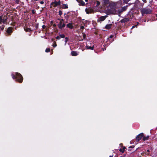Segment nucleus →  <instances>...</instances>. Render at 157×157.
<instances>
[{
  "label": "nucleus",
  "instance_id": "4468645a",
  "mask_svg": "<svg viewBox=\"0 0 157 157\" xmlns=\"http://www.w3.org/2000/svg\"><path fill=\"white\" fill-rule=\"evenodd\" d=\"M94 46H93L92 47L88 45H86V48L87 49H90L92 50H93L94 49Z\"/></svg>",
  "mask_w": 157,
  "mask_h": 157
},
{
  "label": "nucleus",
  "instance_id": "f03ea898",
  "mask_svg": "<svg viewBox=\"0 0 157 157\" xmlns=\"http://www.w3.org/2000/svg\"><path fill=\"white\" fill-rule=\"evenodd\" d=\"M106 13L108 15L115 14L116 13V10L115 8H111L108 9L106 11Z\"/></svg>",
  "mask_w": 157,
  "mask_h": 157
},
{
  "label": "nucleus",
  "instance_id": "b1692460",
  "mask_svg": "<svg viewBox=\"0 0 157 157\" xmlns=\"http://www.w3.org/2000/svg\"><path fill=\"white\" fill-rule=\"evenodd\" d=\"M100 4V2H99L97 1V6H98Z\"/></svg>",
  "mask_w": 157,
  "mask_h": 157
},
{
  "label": "nucleus",
  "instance_id": "c85d7f7f",
  "mask_svg": "<svg viewBox=\"0 0 157 157\" xmlns=\"http://www.w3.org/2000/svg\"><path fill=\"white\" fill-rule=\"evenodd\" d=\"M40 3L41 4H43L44 3V1H41L40 2Z\"/></svg>",
  "mask_w": 157,
  "mask_h": 157
},
{
  "label": "nucleus",
  "instance_id": "2f4dec72",
  "mask_svg": "<svg viewBox=\"0 0 157 157\" xmlns=\"http://www.w3.org/2000/svg\"><path fill=\"white\" fill-rule=\"evenodd\" d=\"M137 25H135V26H133L132 27V29H133V28H134L135 27H137Z\"/></svg>",
  "mask_w": 157,
  "mask_h": 157
},
{
  "label": "nucleus",
  "instance_id": "9b49d317",
  "mask_svg": "<svg viewBox=\"0 0 157 157\" xmlns=\"http://www.w3.org/2000/svg\"><path fill=\"white\" fill-rule=\"evenodd\" d=\"M12 32V28H9L7 31V32L8 34H10Z\"/></svg>",
  "mask_w": 157,
  "mask_h": 157
},
{
  "label": "nucleus",
  "instance_id": "0eeeda50",
  "mask_svg": "<svg viewBox=\"0 0 157 157\" xmlns=\"http://www.w3.org/2000/svg\"><path fill=\"white\" fill-rule=\"evenodd\" d=\"M107 17V16H101L99 18L98 20L100 21H103Z\"/></svg>",
  "mask_w": 157,
  "mask_h": 157
},
{
  "label": "nucleus",
  "instance_id": "1a4fd4ad",
  "mask_svg": "<svg viewBox=\"0 0 157 157\" xmlns=\"http://www.w3.org/2000/svg\"><path fill=\"white\" fill-rule=\"evenodd\" d=\"M6 19H3L1 16H0V24L2 23H3V24H5V22L6 21Z\"/></svg>",
  "mask_w": 157,
  "mask_h": 157
},
{
  "label": "nucleus",
  "instance_id": "4be33fe9",
  "mask_svg": "<svg viewBox=\"0 0 157 157\" xmlns=\"http://www.w3.org/2000/svg\"><path fill=\"white\" fill-rule=\"evenodd\" d=\"M50 48H47L45 50V52H50Z\"/></svg>",
  "mask_w": 157,
  "mask_h": 157
},
{
  "label": "nucleus",
  "instance_id": "412c9836",
  "mask_svg": "<svg viewBox=\"0 0 157 157\" xmlns=\"http://www.w3.org/2000/svg\"><path fill=\"white\" fill-rule=\"evenodd\" d=\"M85 10L86 13L87 14H89L90 13V11H88V10L87 8Z\"/></svg>",
  "mask_w": 157,
  "mask_h": 157
},
{
  "label": "nucleus",
  "instance_id": "4c0bfd02",
  "mask_svg": "<svg viewBox=\"0 0 157 157\" xmlns=\"http://www.w3.org/2000/svg\"><path fill=\"white\" fill-rule=\"evenodd\" d=\"M112 156H110V157H112Z\"/></svg>",
  "mask_w": 157,
  "mask_h": 157
},
{
  "label": "nucleus",
  "instance_id": "72a5a7b5",
  "mask_svg": "<svg viewBox=\"0 0 157 157\" xmlns=\"http://www.w3.org/2000/svg\"><path fill=\"white\" fill-rule=\"evenodd\" d=\"M61 13V12L60 11H59V14H60V15H61V14H60V13Z\"/></svg>",
  "mask_w": 157,
  "mask_h": 157
},
{
  "label": "nucleus",
  "instance_id": "cd10ccee",
  "mask_svg": "<svg viewBox=\"0 0 157 157\" xmlns=\"http://www.w3.org/2000/svg\"><path fill=\"white\" fill-rule=\"evenodd\" d=\"M84 28V27L83 26H82L80 27L81 29H83Z\"/></svg>",
  "mask_w": 157,
  "mask_h": 157
},
{
  "label": "nucleus",
  "instance_id": "393cba45",
  "mask_svg": "<svg viewBox=\"0 0 157 157\" xmlns=\"http://www.w3.org/2000/svg\"><path fill=\"white\" fill-rule=\"evenodd\" d=\"M19 0H15V2L17 4H18L19 2Z\"/></svg>",
  "mask_w": 157,
  "mask_h": 157
},
{
  "label": "nucleus",
  "instance_id": "c756f323",
  "mask_svg": "<svg viewBox=\"0 0 157 157\" xmlns=\"http://www.w3.org/2000/svg\"><path fill=\"white\" fill-rule=\"evenodd\" d=\"M86 37V35L85 34L83 35V37L84 39H85Z\"/></svg>",
  "mask_w": 157,
  "mask_h": 157
},
{
  "label": "nucleus",
  "instance_id": "f257e3e1",
  "mask_svg": "<svg viewBox=\"0 0 157 157\" xmlns=\"http://www.w3.org/2000/svg\"><path fill=\"white\" fill-rule=\"evenodd\" d=\"M12 76L13 79H15L16 78L17 80L19 82H22L23 78L22 75L20 73H15L14 74H12Z\"/></svg>",
  "mask_w": 157,
  "mask_h": 157
},
{
  "label": "nucleus",
  "instance_id": "f3484780",
  "mask_svg": "<svg viewBox=\"0 0 157 157\" xmlns=\"http://www.w3.org/2000/svg\"><path fill=\"white\" fill-rule=\"evenodd\" d=\"M149 137V136H144L143 137V140L144 141L147 140L148 139Z\"/></svg>",
  "mask_w": 157,
  "mask_h": 157
},
{
  "label": "nucleus",
  "instance_id": "dca6fc26",
  "mask_svg": "<svg viewBox=\"0 0 157 157\" xmlns=\"http://www.w3.org/2000/svg\"><path fill=\"white\" fill-rule=\"evenodd\" d=\"M24 29L25 30L26 32H30L31 31V29L29 28H24Z\"/></svg>",
  "mask_w": 157,
  "mask_h": 157
},
{
  "label": "nucleus",
  "instance_id": "7c9ffc66",
  "mask_svg": "<svg viewBox=\"0 0 157 157\" xmlns=\"http://www.w3.org/2000/svg\"><path fill=\"white\" fill-rule=\"evenodd\" d=\"M45 27H46V26H45V25H43L42 26V28H43V29H44V28H45Z\"/></svg>",
  "mask_w": 157,
  "mask_h": 157
},
{
  "label": "nucleus",
  "instance_id": "473e14b6",
  "mask_svg": "<svg viewBox=\"0 0 157 157\" xmlns=\"http://www.w3.org/2000/svg\"><path fill=\"white\" fill-rule=\"evenodd\" d=\"M113 37V36H112V35H111V36H110V37H110V38H112Z\"/></svg>",
  "mask_w": 157,
  "mask_h": 157
},
{
  "label": "nucleus",
  "instance_id": "20e7f679",
  "mask_svg": "<svg viewBox=\"0 0 157 157\" xmlns=\"http://www.w3.org/2000/svg\"><path fill=\"white\" fill-rule=\"evenodd\" d=\"M61 2L60 1H58V2L55 1L54 2H52L51 5V7H56L58 6L60 4Z\"/></svg>",
  "mask_w": 157,
  "mask_h": 157
},
{
  "label": "nucleus",
  "instance_id": "423d86ee",
  "mask_svg": "<svg viewBox=\"0 0 157 157\" xmlns=\"http://www.w3.org/2000/svg\"><path fill=\"white\" fill-rule=\"evenodd\" d=\"M144 136V134L143 133H141L138 135L136 137V140L137 141H139Z\"/></svg>",
  "mask_w": 157,
  "mask_h": 157
},
{
  "label": "nucleus",
  "instance_id": "aec40b11",
  "mask_svg": "<svg viewBox=\"0 0 157 157\" xmlns=\"http://www.w3.org/2000/svg\"><path fill=\"white\" fill-rule=\"evenodd\" d=\"M59 36L61 38H64L65 37V35L64 34L59 35Z\"/></svg>",
  "mask_w": 157,
  "mask_h": 157
},
{
  "label": "nucleus",
  "instance_id": "6e6552de",
  "mask_svg": "<svg viewBox=\"0 0 157 157\" xmlns=\"http://www.w3.org/2000/svg\"><path fill=\"white\" fill-rule=\"evenodd\" d=\"M71 54L73 56H76L78 55V53L76 51H72L71 52Z\"/></svg>",
  "mask_w": 157,
  "mask_h": 157
},
{
  "label": "nucleus",
  "instance_id": "39448f33",
  "mask_svg": "<svg viewBox=\"0 0 157 157\" xmlns=\"http://www.w3.org/2000/svg\"><path fill=\"white\" fill-rule=\"evenodd\" d=\"M63 20L62 19L60 20L59 24L58 25V26L59 29H61L65 27V25L63 22Z\"/></svg>",
  "mask_w": 157,
  "mask_h": 157
},
{
  "label": "nucleus",
  "instance_id": "c9c22d12",
  "mask_svg": "<svg viewBox=\"0 0 157 157\" xmlns=\"http://www.w3.org/2000/svg\"><path fill=\"white\" fill-rule=\"evenodd\" d=\"M147 152H149V150H147Z\"/></svg>",
  "mask_w": 157,
  "mask_h": 157
},
{
  "label": "nucleus",
  "instance_id": "ddd939ff",
  "mask_svg": "<svg viewBox=\"0 0 157 157\" xmlns=\"http://www.w3.org/2000/svg\"><path fill=\"white\" fill-rule=\"evenodd\" d=\"M78 1L80 5L83 6L85 4L84 2L82 0H78Z\"/></svg>",
  "mask_w": 157,
  "mask_h": 157
},
{
  "label": "nucleus",
  "instance_id": "a878e982",
  "mask_svg": "<svg viewBox=\"0 0 157 157\" xmlns=\"http://www.w3.org/2000/svg\"><path fill=\"white\" fill-rule=\"evenodd\" d=\"M60 37L59 36H57L56 37V39H58V40H59L60 39Z\"/></svg>",
  "mask_w": 157,
  "mask_h": 157
},
{
  "label": "nucleus",
  "instance_id": "2eb2a0df",
  "mask_svg": "<svg viewBox=\"0 0 157 157\" xmlns=\"http://www.w3.org/2000/svg\"><path fill=\"white\" fill-rule=\"evenodd\" d=\"M62 8L63 9H67L68 8V5L67 4H63V5Z\"/></svg>",
  "mask_w": 157,
  "mask_h": 157
},
{
  "label": "nucleus",
  "instance_id": "58836bf2",
  "mask_svg": "<svg viewBox=\"0 0 157 157\" xmlns=\"http://www.w3.org/2000/svg\"><path fill=\"white\" fill-rule=\"evenodd\" d=\"M120 157H123V156H121Z\"/></svg>",
  "mask_w": 157,
  "mask_h": 157
},
{
  "label": "nucleus",
  "instance_id": "9d476101",
  "mask_svg": "<svg viewBox=\"0 0 157 157\" xmlns=\"http://www.w3.org/2000/svg\"><path fill=\"white\" fill-rule=\"evenodd\" d=\"M67 27L71 29H72L73 28V26L72 23H69L67 25Z\"/></svg>",
  "mask_w": 157,
  "mask_h": 157
},
{
  "label": "nucleus",
  "instance_id": "6ab92c4d",
  "mask_svg": "<svg viewBox=\"0 0 157 157\" xmlns=\"http://www.w3.org/2000/svg\"><path fill=\"white\" fill-rule=\"evenodd\" d=\"M65 45L66 44V43H67V41H68L69 40V38H68L66 37L65 38Z\"/></svg>",
  "mask_w": 157,
  "mask_h": 157
},
{
  "label": "nucleus",
  "instance_id": "e433bc0d",
  "mask_svg": "<svg viewBox=\"0 0 157 157\" xmlns=\"http://www.w3.org/2000/svg\"><path fill=\"white\" fill-rule=\"evenodd\" d=\"M88 0H85V1L86 2H88Z\"/></svg>",
  "mask_w": 157,
  "mask_h": 157
},
{
  "label": "nucleus",
  "instance_id": "7ed1b4c3",
  "mask_svg": "<svg viewBox=\"0 0 157 157\" xmlns=\"http://www.w3.org/2000/svg\"><path fill=\"white\" fill-rule=\"evenodd\" d=\"M151 12V10L146 8H144L141 10V12L142 14L150 13Z\"/></svg>",
  "mask_w": 157,
  "mask_h": 157
},
{
  "label": "nucleus",
  "instance_id": "f8f14e48",
  "mask_svg": "<svg viewBox=\"0 0 157 157\" xmlns=\"http://www.w3.org/2000/svg\"><path fill=\"white\" fill-rule=\"evenodd\" d=\"M111 26H112L111 24H108L106 25V26H105V28L106 29H110L111 27Z\"/></svg>",
  "mask_w": 157,
  "mask_h": 157
},
{
  "label": "nucleus",
  "instance_id": "5701e85b",
  "mask_svg": "<svg viewBox=\"0 0 157 157\" xmlns=\"http://www.w3.org/2000/svg\"><path fill=\"white\" fill-rule=\"evenodd\" d=\"M4 27H5V26H4V25H2V26H1L0 27V28L2 30H3V29H4Z\"/></svg>",
  "mask_w": 157,
  "mask_h": 157
},
{
  "label": "nucleus",
  "instance_id": "f704fd0d",
  "mask_svg": "<svg viewBox=\"0 0 157 157\" xmlns=\"http://www.w3.org/2000/svg\"><path fill=\"white\" fill-rule=\"evenodd\" d=\"M32 13H34V10H33V11H32Z\"/></svg>",
  "mask_w": 157,
  "mask_h": 157
},
{
  "label": "nucleus",
  "instance_id": "a211bd4d",
  "mask_svg": "<svg viewBox=\"0 0 157 157\" xmlns=\"http://www.w3.org/2000/svg\"><path fill=\"white\" fill-rule=\"evenodd\" d=\"M125 147H124L122 149H120L119 150L122 153H123L125 150Z\"/></svg>",
  "mask_w": 157,
  "mask_h": 157
},
{
  "label": "nucleus",
  "instance_id": "bb28decb",
  "mask_svg": "<svg viewBox=\"0 0 157 157\" xmlns=\"http://www.w3.org/2000/svg\"><path fill=\"white\" fill-rule=\"evenodd\" d=\"M53 45V46L54 47H55L56 46V45H56V43H55V44H53V45Z\"/></svg>",
  "mask_w": 157,
  "mask_h": 157
}]
</instances>
